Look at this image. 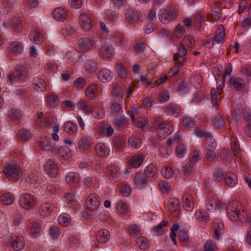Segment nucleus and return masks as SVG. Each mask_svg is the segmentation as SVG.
<instances>
[{
    "label": "nucleus",
    "instance_id": "nucleus-1",
    "mask_svg": "<svg viewBox=\"0 0 251 251\" xmlns=\"http://www.w3.org/2000/svg\"><path fill=\"white\" fill-rule=\"evenodd\" d=\"M226 214L228 217L233 221H243L246 216V213L242 210L241 204L240 202L233 201L230 202L226 207Z\"/></svg>",
    "mask_w": 251,
    "mask_h": 251
},
{
    "label": "nucleus",
    "instance_id": "nucleus-2",
    "mask_svg": "<svg viewBox=\"0 0 251 251\" xmlns=\"http://www.w3.org/2000/svg\"><path fill=\"white\" fill-rule=\"evenodd\" d=\"M153 127L156 129L158 136L161 139L165 138L174 130L173 126L165 122L160 117L155 119Z\"/></svg>",
    "mask_w": 251,
    "mask_h": 251
},
{
    "label": "nucleus",
    "instance_id": "nucleus-3",
    "mask_svg": "<svg viewBox=\"0 0 251 251\" xmlns=\"http://www.w3.org/2000/svg\"><path fill=\"white\" fill-rule=\"evenodd\" d=\"M27 73L25 67L23 65H18L15 67V70L9 75L7 83L10 85L15 84L17 80H23L27 78Z\"/></svg>",
    "mask_w": 251,
    "mask_h": 251
},
{
    "label": "nucleus",
    "instance_id": "nucleus-4",
    "mask_svg": "<svg viewBox=\"0 0 251 251\" xmlns=\"http://www.w3.org/2000/svg\"><path fill=\"white\" fill-rule=\"evenodd\" d=\"M24 241V238L22 236L14 238L12 236H10L4 239V243L7 246L10 245L15 251H20L24 248L25 245Z\"/></svg>",
    "mask_w": 251,
    "mask_h": 251
},
{
    "label": "nucleus",
    "instance_id": "nucleus-5",
    "mask_svg": "<svg viewBox=\"0 0 251 251\" xmlns=\"http://www.w3.org/2000/svg\"><path fill=\"white\" fill-rule=\"evenodd\" d=\"M100 197L95 193L90 195L86 201L87 207L91 211L97 210L100 205Z\"/></svg>",
    "mask_w": 251,
    "mask_h": 251
},
{
    "label": "nucleus",
    "instance_id": "nucleus-6",
    "mask_svg": "<svg viewBox=\"0 0 251 251\" xmlns=\"http://www.w3.org/2000/svg\"><path fill=\"white\" fill-rule=\"evenodd\" d=\"M158 17L162 23L167 24L174 20L176 17V14L174 10L162 9L159 11Z\"/></svg>",
    "mask_w": 251,
    "mask_h": 251
},
{
    "label": "nucleus",
    "instance_id": "nucleus-7",
    "mask_svg": "<svg viewBox=\"0 0 251 251\" xmlns=\"http://www.w3.org/2000/svg\"><path fill=\"white\" fill-rule=\"evenodd\" d=\"M5 173L11 176L13 179L18 180L21 175V170L19 166L16 163L8 164L5 168Z\"/></svg>",
    "mask_w": 251,
    "mask_h": 251
},
{
    "label": "nucleus",
    "instance_id": "nucleus-8",
    "mask_svg": "<svg viewBox=\"0 0 251 251\" xmlns=\"http://www.w3.org/2000/svg\"><path fill=\"white\" fill-rule=\"evenodd\" d=\"M34 203V197L30 194H23L19 199L20 205L25 209H29L31 208Z\"/></svg>",
    "mask_w": 251,
    "mask_h": 251
},
{
    "label": "nucleus",
    "instance_id": "nucleus-9",
    "mask_svg": "<svg viewBox=\"0 0 251 251\" xmlns=\"http://www.w3.org/2000/svg\"><path fill=\"white\" fill-rule=\"evenodd\" d=\"M212 227L215 239L219 240L220 236L224 232V225L223 223L220 219H215L213 221Z\"/></svg>",
    "mask_w": 251,
    "mask_h": 251
},
{
    "label": "nucleus",
    "instance_id": "nucleus-10",
    "mask_svg": "<svg viewBox=\"0 0 251 251\" xmlns=\"http://www.w3.org/2000/svg\"><path fill=\"white\" fill-rule=\"evenodd\" d=\"M225 27L223 25H220L218 26V30L216 34L214 36L213 40H212L211 46H208L211 48L213 46L214 43L217 44H223L224 42V37L225 35Z\"/></svg>",
    "mask_w": 251,
    "mask_h": 251
},
{
    "label": "nucleus",
    "instance_id": "nucleus-11",
    "mask_svg": "<svg viewBox=\"0 0 251 251\" xmlns=\"http://www.w3.org/2000/svg\"><path fill=\"white\" fill-rule=\"evenodd\" d=\"M45 172L51 177L55 176L57 175V166L54 162L49 159L44 165Z\"/></svg>",
    "mask_w": 251,
    "mask_h": 251
},
{
    "label": "nucleus",
    "instance_id": "nucleus-12",
    "mask_svg": "<svg viewBox=\"0 0 251 251\" xmlns=\"http://www.w3.org/2000/svg\"><path fill=\"white\" fill-rule=\"evenodd\" d=\"M78 44L79 50L83 52L91 50L93 47L92 40L88 38H82L80 39Z\"/></svg>",
    "mask_w": 251,
    "mask_h": 251
},
{
    "label": "nucleus",
    "instance_id": "nucleus-13",
    "mask_svg": "<svg viewBox=\"0 0 251 251\" xmlns=\"http://www.w3.org/2000/svg\"><path fill=\"white\" fill-rule=\"evenodd\" d=\"M79 22L81 27L85 30H89L92 27L91 18L85 13H82L79 17Z\"/></svg>",
    "mask_w": 251,
    "mask_h": 251
},
{
    "label": "nucleus",
    "instance_id": "nucleus-14",
    "mask_svg": "<svg viewBox=\"0 0 251 251\" xmlns=\"http://www.w3.org/2000/svg\"><path fill=\"white\" fill-rule=\"evenodd\" d=\"M98 77L101 82L104 83L112 79V73L107 69H102L99 71Z\"/></svg>",
    "mask_w": 251,
    "mask_h": 251
},
{
    "label": "nucleus",
    "instance_id": "nucleus-15",
    "mask_svg": "<svg viewBox=\"0 0 251 251\" xmlns=\"http://www.w3.org/2000/svg\"><path fill=\"white\" fill-rule=\"evenodd\" d=\"M165 112L175 117H177L181 114V109L172 103H169L164 106Z\"/></svg>",
    "mask_w": 251,
    "mask_h": 251
},
{
    "label": "nucleus",
    "instance_id": "nucleus-16",
    "mask_svg": "<svg viewBox=\"0 0 251 251\" xmlns=\"http://www.w3.org/2000/svg\"><path fill=\"white\" fill-rule=\"evenodd\" d=\"M95 150L97 153L101 157L107 156L110 152L109 149L104 143H99L96 144Z\"/></svg>",
    "mask_w": 251,
    "mask_h": 251
},
{
    "label": "nucleus",
    "instance_id": "nucleus-17",
    "mask_svg": "<svg viewBox=\"0 0 251 251\" xmlns=\"http://www.w3.org/2000/svg\"><path fill=\"white\" fill-rule=\"evenodd\" d=\"M78 144L79 150L82 151L88 150L92 145L90 138L87 136L82 137Z\"/></svg>",
    "mask_w": 251,
    "mask_h": 251
},
{
    "label": "nucleus",
    "instance_id": "nucleus-18",
    "mask_svg": "<svg viewBox=\"0 0 251 251\" xmlns=\"http://www.w3.org/2000/svg\"><path fill=\"white\" fill-rule=\"evenodd\" d=\"M110 238V233L109 231L105 229L100 230L97 235L96 239L98 242L100 243H106Z\"/></svg>",
    "mask_w": 251,
    "mask_h": 251
},
{
    "label": "nucleus",
    "instance_id": "nucleus-19",
    "mask_svg": "<svg viewBox=\"0 0 251 251\" xmlns=\"http://www.w3.org/2000/svg\"><path fill=\"white\" fill-rule=\"evenodd\" d=\"M79 175L76 173L69 172L66 176V181L67 183L71 185L77 184L80 181Z\"/></svg>",
    "mask_w": 251,
    "mask_h": 251
},
{
    "label": "nucleus",
    "instance_id": "nucleus-20",
    "mask_svg": "<svg viewBox=\"0 0 251 251\" xmlns=\"http://www.w3.org/2000/svg\"><path fill=\"white\" fill-rule=\"evenodd\" d=\"M147 176L142 173H137L134 177V182L139 187H144L148 183Z\"/></svg>",
    "mask_w": 251,
    "mask_h": 251
},
{
    "label": "nucleus",
    "instance_id": "nucleus-21",
    "mask_svg": "<svg viewBox=\"0 0 251 251\" xmlns=\"http://www.w3.org/2000/svg\"><path fill=\"white\" fill-rule=\"evenodd\" d=\"M50 139L45 137L39 142L40 147L46 151H51L53 148Z\"/></svg>",
    "mask_w": 251,
    "mask_h": 251
},
{
    "label": "nucleus",
    "instance_id": "nucleus-22",
    "mask_svg": "<svg viewBox=\"0 0 251 251\" xmlns=\"http://www.w3.org/2000/svg\"><path fill=\"white\" fill-rule=\"evenodd\" d=\"M225 181L229 187H234L237 183V176L233 173H228L225 176Z\"/></svg>",
    "mask_w": 251,
    "mask_h": 251
},
{
    "label": "nucleus",
    "instance_id": "nucleus-23",
    "mask_svg": "<svg viewBox=\"0 0 251 251\" xmlns=\"http://www.w3.org/2000/svg\"><path fill=\"white\" fill-rule=\"evenodd\" d=\"M192 199V196L188 194H184L183 197V207L188 211H191L194 207Z\"/></svg>",
    "mask_w": 251,
    "mask_h": 251
},
{
    "label": "nucleus",
    "instance_id": "nucleus-24",
    "mask_svg": "<svg viewBox=\"0 0 251 251\" xmlns=\"http://www.w3.org/2000/svg\"><path fill=\"white\" fill-rule=\"evenodd\" d=\"M125 15L126 20L128 22H135L138 18L137 13L133 9H126Z\"/></svg>",
    "mask_w": 251,
    "mask_h": 251
},
{
    "label": "nucleus",
    "instance_id": "nucleus-25",
    "mask_svg": "<svg viewBox=\"0 0 251 251\" xmlns=\"http://www.w3.org/2000/svg\"><path fill=\"white\" fill-rule=\"evenodd\" d=\"M53 210V207L50 204L43 203L40 207L39 213L43 216H47L51 213Z\"/></svg>",
    "mask_w": 251,
    "mask_h": 251
},
{
    "label": "nucleus",
    "instance_id": "nucleus-26",
    "mask_svg": "<svg viewBox=\"0 0 251 251\" xmlns=\"http://www.w3.org/2000/svg\"><path fill=\"white\" fill-rule=\"evenodd\" d=\"M63 128L66 132L72 134L76 132L77 126L74 122L68 121L64 124Z\"/></svg>",
    "mask_w": 251,
    "mask_h": 251
},
{
    "label": "nucleus",
    "instance_id": "nucleus-27",
    "mask_svg": "<svg viewBox=\"0 0 251 251\" xmlns=\"http://www.w3.org/2000/svg\"><path fill=\"white\" fill-rule=\"evenodd\" d=\"M143 161V157L142 155L137 154L132 157L128 162L130 166L137 168L141 166Z\"/></svg>",
    "mask_w": 251,
    "mask_h": 251
},
{
    "label": "nucleus",
    "instance_id": "nucleus-28",
    "mask_svg": "<svg viewBox=\"0 0 251 251\" xmlns=\"http://www.w3.org/2000/svg\"><path fill=\"white\" fill-rule=\"evenodd\" d=\"M29 37L30 40L36 44H40L43 41L42 35L36 30L32 31L29 35Z\"/></svg>",
    "mask_w": 251,
    "mask_h": 251
},
{
    "label": "nucleus",
    "instance_id": "nucleus-29",
    "mask_svg": "<svg viewBox=\"0 0 251 251\" xmlns=\"http://www.w3.org/2000/svg\"><path fill=\"white\" fill-rule=\"evenodd\" d=\"M229 82L230 85H232L235 89L239 90L242 89L244 86V80L239 77L232 76Z\"/></svg>",
    "mask_w": 251,
    "mask_h": 251
},
{
    "label": "nucleus",
    "instance_id": "nucleus-30",
    "mask_svg": "<svg viewBox=\"0 0 251 251\" xmlns=\"http://www.w3.org/2000/svg\"><path fill=\"white\" fill-rule=\"evenodd\" d=\"M53 18L58 21H63L65 19L66 14L65 11L61 8H56L52 12Z\"/></svg>",
    "mask_w": 251,
    "mask_h": 251
},
{
    "label": "nucleus",
    "instance_id": "nucleus-31",
    "mask_svg": "<svg viewBox=\"0 0 251 251\" xmlns=\"http://www.w3.org/2000/svg\"><path fill=\"white\" fill-rule=\"evenodd\" d=\"M33 85L34 89L38 91H44L46 86L45 81L39 78H35L33 79Z\"/></svg>",
    "mask_w": 251,
    "mask_h": 251
},
{
    "label": "nucleus",
    "instance_id": "nucleus-32",
    "mask_svg": "<svg viewBox=\"0 0 251 251\" xmlns=\"http://www.w3.org/2000/svg\"><path fill=\"white\" fill-rule=\"evenodd\" d=\"M157 172V170L155 165L153 164H150L145 168L144 174L147 177L152 178L156 175Z\"/></svg>",
    "mask_w": 251,
    "mask_h": 251
},
{
    "label": "nucleus",
    "instance_id": "nucleus-33",
    "mask_svg": "<svg viewBox=\"0 0 251 251\" xmlns=\"http://www.w3.org/2000/svg\"><path fill=\"white\" fill-rule=\"evenodd\" d=\"M136 244L142 250H147L150 247L148 240L144 237H138L136 239Z\"/></svg>",
    "mask_w": 251,
    "mask_h": 251
},
{
    "label": "nucleus",
    "instance_id": "nucleus-34",
    "mask_svg": "<svg viewBox=\"0 0 251 251\" xmlns=\"http://www.w3.org/2000/svg\"><path fill=\"white\" fill-rule=\"evenodd\" d=\"M196 218L200 222H208L210 221L208 214L202 210H198L195 213Z\"/></svg>",
    "mask_w": 251,
    "mask_h": 251
},
{
    "label": "nucleus",
    "instance_id": "nucleus-35",
    "mask_svg": "<svg viewBox=\"0 0 251 251\" xmlns=\"http://www.w3.org/2000/svg\"><path fill=\"white\" fill-rule=\"evenodd\" d=\"M1 200L4 205H10L14 202V197L10 193H5L2 195Z\"/></svg>",
    "mask_w": 251,
    "mask_h": 251
},
{
    "label": "nucleus",
    "instance_id": "nucleus-36",
    "mask_svg": "<svg viewBox=\"0 0 251 251\" xmlns=\"http://www.w3.org/2000/svg\"><path fill=\"white\" fill-rule=\"evenodd\" d=\"M113 128L111 126H108L105 123H102L100 128V134L105 133L107 137L111 136L113 133Z\"/></svg>",
    "mask_w": 251,
    "mask_h": 251
},
{
    "label": "nucleus",
    "instance_id": "nucleus-37",
    "mask_svg": "<svg viewBox=\"0 0 251 251\" xmlns=\"http://www.w3.org/2000/svg\"><path fill=\"white\" fill-rule=\"evenodd\" d=\"M244 119L247 121L245 132L247 136L251 138V116L244 114Z\"/></svg>",
    "mask_w": 251,
    "mask_h": 251
},
{
    "label": "nucleus",
    "instance_id": "nucleus-38",
    "mask_svg": "<svg viewBox=\"0 0 251 251\" xmlns=\"http://www.w3.org/2000/svg\"><path fill=\"white\" fill-rule=\"evenodd\" d=\"M114 49L111 46L104 45L100 48V52L102 55L105 57H110L113 53Z\"/></svg>",
    "mask_w": 251,
    "mask_h": 251
},
{
    "label": "nucleus",
    "instance_id": "nucleus-39",
    "mask_svg": "<svg viewBox=\"0 0 251 251\" xmlns=\"http://www.w3.org/2000/svg\"><path fill=\"white\" fill-rule=\"evenodd\" d=\"M86 96L90 100L94 99L96 95V86L92 85L86 89Z\"/></svg>",
    "mask_w": 251,
    "mask_h": 251
},
{
    "label": "nucleus",
    "instance_id": "nucleus-40",
    "mask_svg": "<svg viewBox=\"0 0 251 251\" xmlns=\"http://www.w3.org/2000/svg\"><path fill=\"white\" fill-rule=\"evenodd\" d=\"M41 231V227L38 223H33L30 228V234L33 237L39 235Z\"/></svg>",
    "mask_w": 251,
    "mask_h": 251
},
{
    "label": "nucleus",
    "instance_id": "nucleus-41",
    "mask_svg": "<svg viewBox=\"0 0 251 251\" xmlns=\"http://www.w3.org/2000/svg\"><path fill=\"white\" fill-rule=\"evenodd\" d=\"M10 46L12 51L17 53L22 52L23 49V44L19 41L12 42L10 44Z\"/></svg>",
    "mask_w": 251,
    "mask_h": 251
},
{
    "label": "nucleus",
    "instance_id": "nucleus-42",
    "mask_svg": "<svg viewBox=\"0 0 251 251\" xmlns=\"http://www.w3.org/2000/svg\"><path fill=\"white\" fill-rule=\"evenodd\" d=\"M86 70L90 73L95 72L97 69L96 63L92 60H89L85 63Z\"/></svg>",
    "mask_w": 251,
    "mask_h": 251
},
{
    "label": "nucleus",
    "instance_id": "nucleus-43",
    "mask_svg": "<svg viewBox=\"0 0 251 251\" xmlns=\"http://www.w3.org/2000/svg\"><path fill=\"white\" fill-rule=\"evenodd\" d=\"M9 117L14 121H17L22 118L20 111L17 109H13L9 111Z\"/></svg>",
    "mask_w": 251,
    "mask_h": 251
},
{
    "label": "nucleus",
    "instance_id": "nucleus-44",
    "mask_svg": "<svg viewBox=\"0 0 251 251\" xmlns=\"http://www.w3.org/2000/svg\"><path fill=\"white\" fill-rule=\"evenodd\" d=\"M115 68L117 73L121 77L123 78L126 77L127 73L126 69L121 63L117 64Z\"/></svg>",
    "mask_w": 251,
    "mask_h": 251
},
{
    "label": "nucleus",
    "instance_id": "nucleus-45",
    "mask_svg": "<svg viewBox=\"0 0 251 251\" xmlns=\"http://www.w3.org/2000/svg\"><path fill=\"white\" fill-rule=\"evenodd\" d=\"M218 248L216 244L211 240L207 241L204 246V251H217Z\"/></svg>",
    "mask_w": 251,
    "mask_h": 251
},
{
    "label": "nucleus",
    "instance_id": "nucleus-46",
    "mask_svg": "<svg viewBox=\"0 0 251 251\" xmlns=\"http://www.w3.org/2000/svg\"><path fill=\"white\" fill-rule=\"evenodd\" d=\"M128 143L132 147L136 149L140 148L142 144L141 140L134 136L129 138Z\"/></svg>",
    "mask_w": 251,
    "mask_h": 251
},
{
    "label": "nucleus",
    "instance_id": "nucleus-47",
    "mask_svg": "<svg viewBox=\"0 0 251 251\" xmlns=\"http://www.w3.org/2000/svg\"><path fill=\"white\" fill-rule=\"evenodd\" d=\"M125 142V140L122 137L117 136L113 139L114 145L119 149H122L124 147Z\"/></svg>",
    "mask_w": 251,
    "mask_h": 251
},
{
    "label": "nucleus",
    "instance_id": "nucleus-48",
    "mask_svg": "<svg viewBox=\"0 0 251 251\" xmlns=\"http://www.w3.org/2000/svg\"><path fill=\"white\" fill-rule=\"evenodd\" d=\"M162 176L166 178H170L174 176V171L169 166L165 167L161 171Z\"/></svg>",
    "mask_w": 251,
    "mask_h": 251
},
{
    "label": "nucleus",
    "instance_id": "nucleus-49",
    "mask_svg": "<svg viewBox=\"0 0 251 251\" xmlns=\"http://www.w3.org/2000/svg\"><path fill=\"white\" fill-rule=\"evenodd\" d=\"M64 148L62 147H59L58 146H53L51 152L56 154H60L63 158H67L69 153L66 151L64 152Z\"/></svg>",
    "mask_w": 251,
    "mask_h": 251
},
{
    "label": "nucleus",
    "instance_id": "nucleus-50",
    "mask_svg": "<svg viewBox=\"0 0 251 251\" xmlns=\"http://www.w3.org/2000/svg\"><path fill=\"white\" fill-rule=\"evenodd\" d=\"M113 96L117 99H122L124 95V92L122 88L119 86H115L112 90Z\"/></svg>",
    "mask_w": 251,
    "mask_h": 251
},
{
    "label": "nucleus",
    "instance_id": "nucleus-51",
    "mask_svg": "<svg viewBox=\"0 0 251 251\" xmlns=\"http://www.w3.org/2000/svg\"><path fill=\"white\" fill-rule=\"evenodd\" d=\"M224 121L222 115H217L214 120V124L216 128H221L224 126Z\"/></svg>",
    "mask_w": 251,
    "mask_h": 251
},
{
    "label": "nucleus",
    "instance_id": "nucleus-52",
    "mask_svg": "<svg viewBox=\"0 0 251 251\" xmlns=\"http://www.w3.org/2000/svg\"><path fill=\"white\" fill-rule=\"evenodd\" d=\"M19 134L21 139L24 140L28 141L31 138V134L30 131L25 129H20Z\"/></svg>",
    "mask_w": 251,
    "mask_h": 251
},
{
    "label": "nucleus",
    "instance_id": "nucleus-53",
    "mask_svg": "<svg viewBox=\"0 0 251 251\" xmlns=\"http://www.w3.org/2000/svg\"><path fill=\"white\" fill-rule=\"evenodd\" d=\"M159 155L163 157H166L169 155L171 152V148L167 146H162L159 148Z\"/></svg>",
    "mask_w": 251,
    "mask_h": 251
},
{
    "label": "nucleus",
    "instance_id": "nucleus-54",
    "mask_svg": "<svg viewBox=\"0 0 251 251\" xmlns=\"http://www.w3.org/2000/svg\"><path fill=\"white\" fill-rule=\"evenodd\" d=\"M186 152V147L182 144H179L176 148V155L179 157H182Z\"/></svg>",
    "mask_w": 251,
    "mask_h": 251
},
{
    "label": "nucleus",
    "instance_id": "nucleus-55",
    "mask_svg": "<svg viewBox=\"0 0 251 251\" xmlns=\"http://www.w3.org/2000/svg\"><path fill=\"white\" fill-rule=\"evenodd\" d=\"M214 178L216 181H221L224 177V172L220 169H216L213 173Z\"/></svg>",
    "mask_w": 251,
    "mask_h": 251
},
{
    "label": "nucleus",
    "instance_id": "nucleus-56",
    "mask_svg": "<svg viewBox=\"0 0 251 251\" xmlns=\"http://www.w3.org/2000/svg\"><path fill=\"white\" fill-rule=\"evenodd\" d=\"M58 103V98L53 95L48 97V103L50 107H55Z\"/></svg>",
    "mask_w": 251,
    "mask_h": 251
},
{
    "label": "nucleus",
    "instance_id": "nucleus-57",
    "mask_svg": "<svg viewBox=\"0 0 251 251\" xmlns=\"http://www.w3.org/2000/svg\"><path fill=\"white\" fill-rule=\"evenodd\" d=\"M126 120L122 116H118L114 120V124L119 126H123L126 125Z\"/></svg>",
    "mask_w": 251,
    "mask_h": 251
},
{
    "label": "nucleus",
    "instance_id": "nucleus-58",
    "mask_svg": "<svg viewBox=\"0 0 251 251\" xmlns=\"http://www.w3.org/2000/svg\"><path fill=\"white\" fill-rule=\"evenodd\" d=\"M77 105L78 108H79L80 109L83 110L85 113H88L92 112L90 107L87 105L85 102L83 101H79L77 103Z\"/></svg>",
    "mask_w": 251,
    "mask_h": 251
},
{
    "label": "nucleus",
    "instance_id": "nucleus-59",
    "mask_svg": "<svg viewBox=\"0 0 251 251\" xmlns=\"http://www.w3.org/2000/svg\"><path fill=\"white\" fill-rule=\"evenodd\" d=\"M211 102L213 106L215 107V109L217 110L219 108L218 103V100L216 94V91L214 88H213L211 91Z\"/></svg>",
    "mask_w": 251,
    "mask_h": 251
},
{
    "label": "nucleus",
    "instance_id": "nucleus-60",
    "mask_svg": "<svg viewBox=\"0 0 251 251\" xmlns=\"http://www.w3.org/2000/svg\"><path fill=\"white\" fill-rule=\"evenodd\" d=\"M158 185L160 189L162 191L165 192L166 193H168L171 188L169 183L164 180L160 181L158 183Z\"/></svg>",
    "mask_w": 251,
    "mask_h": 251
},
{
    "label": "nucleus",
    "instance_id": "nucleus-61",
    "mask_svg": "<svg viewBox=\"0 0 251 251\" xmlns=\"http://www.w3.org/2000/svg\"><path fill=\"white\" fill-rule=\"evenodd\" d=\"M105 14L107 19L111 22L115 21L118 17L117 13L111 10H107Z\"/></svg>",
    "mask_w": 251,
    "mask_h": 251
},
{
    "label": "nucleus",
    "instance_id": "nucleus-62",
    "mask_svg": "<svg viewBox=\"0 0 251 251\" xmlns=\"http://www.w3.org/2000/svg\"><path fill=\"white\" fill-rule=\"evenodd\" d=\"M206 157L207 159L209 161L211 162L214 161L215 159L217 158L216 154L214 153L213 151L212 150H211L210 148H208L207 149Z\"/></svg>",
    "mask_w": 251,
    "mask_h": 251
},
{
    "label": "nucleus",
    "instance_id": "nucleus-63",
    "mask_svg": "<svg viewBox=\"0 0 251 251\" xmlns=\"http://www.w3.org/2000/svg\"><path fill=\"white\" fill-rule=\"evenodd\" d=\"M69 217L64 214L60 215L58 218L59 223L63 226H67L69 223Z\"/></svg>",
    "mask_w": 251,
    "mask_h": 251
},
{
    "label": "nucleus",
    "instance_id": "nucleus-64",
    "mask_svg": "<svg viewBox=\"0 0 251 251\" xmlns=\"http://www.w3.org/2000/svg\"><path fill=\"white\" fill-rule=\"evenodd\" d=\"M184 30V28L182 25H178L175 28L174 34L176 37L180 38L183 35Z\"/></svg>",
    "mask_w": 251,
    "mask_h": 251
}]
</instances>
